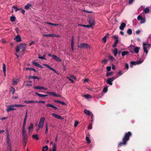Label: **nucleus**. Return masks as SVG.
<instances>
[{"instance_id":"1","label":"nucleus","mask_w":151,"mask_h":151,"mask_svg":"<svg viewBox=\"0 0 151 151\" xmlns=\"http://www.w3.org/2000/svg\"><path fill=\"white\" fill-rule=\"evenodd\" d=\"M132 135V133L130 132L126 133L122 139V141L120 142L118 145V147H120L122 146H125L127 145V142L129 139L130 137Z\"/></svg>"},{"instance_id":"2","label":"nucleus","mask_w":151,"mask_h":151,"mask_svg":"<svg viewBox=\"0 0 151 151\" xmlns=\"http://www.w3.org/2000/svg\"><path fill=\"white\" fill-rule=\"evenodd\" d=\"M27 47V45L26 44L24 43H21L19 45L17 46L16 47V52L18 53L19 51V50H22V51L23 52L22 55L24 54V51L25 50Z\"/></svg>"},{"instance_id":"3","label":"nucleus","mask_w":151,"mask_h":151,"mask_svg":"<svg viewBox=\"0 0 151 151\" xmlns=\"http://www.w3.org/2000/svg\"><path fill=\"white\" fill-rule=\"evenodd\" d=\"M78 47L81 49H87L90 47L88 45L83 43H81L80 44H78Z\"/></svg>"},{"instance_id":"4","label":"nucleus","mask_w":151,"mask_h":151,"mask_svg":"<svg viewBox=\"0 0 151 151\" xmlns=\"http://www.w3.org/2000/svg\"><path fill=\"white\" fill-rule=\"evenodd\" d=\"M143 62L142 60H140L138 61H131L130 66L131 67H133V65H136L141 64Z\"/></svg>"},{"instance_id":"5","label":"nucleus","mask_w":151,"mask_h":151,"mask_svg":"<svg viewBox=\"0 0 151 151\" xmlns=\"http://www.w3.org/2000/svg\"><path fill=\"white\" fill-rule=\"evenodd\" d=\"M118 76H117L116 77H113L111 78H109L106 81V82L110 85H112V81L118 77Z\"/></svg>"},{"instance_id":"6","label":"nucleus","mask_w":151,"mask_h":151,"mask_svg":"<svg viewBox=\"0 0 151 151\" xmlns=\"http://www.w3.org/2000/svg\"><path fill=\"white\" fill-rule=\"evenodd\" d=\"M88 21L89 24L91 25L92 27L95 24V21L92 18H90L88 19Z\"/></svg>"},{"instance_id":"7","label":"nucleus","mask_w":151,"mask_h":151,"mask_svg":"<svg viewBox=\"0 0 151 151\" xmlns=\"http://www.w3.org/2000/svg\"><path fill=\"white\" fill-rule=\"evenodd\" d=\"M14 40L16 41L17 42H19L22 41L21 38L19 35L15 36Z\"/></svg>"},{"instance_id":"8","label":"nucleus","mask_w":151,"mask_h":151,"mask_svg":"<svg viewBox=\"0 0 151 151\" xmlns=\"http://www.w3.org/2000/svg\"><path fill=\"white\" fill-rule=\"evenodd\" d=\"M43 65L46 66L47 68H49L50 70L53 71L55 73L57 74L58 75V73L56 70L54 69L53 68L50 66V65H48V64H43Z\"/></svg>"},{"instance_id":"9","label":"nucleus","mask_w":151,"mask_h":151,"mask_svg":"<svg viewBox=\"0 0 151 151\" xmlns=\"http://www.w3.org/2000/svg\"><path fill=\"white\" fill-rule=\"evenodd\" d=\"M52 115L53 116L58 119H60V120H62L63 119V118L62 117L57 114L54 113H52Z\"/></svg>"},{"instance_id":"10","label":"nucleus","mask_w":151,"mask_h":151,"mask_svg":"<svg viewBox=\"0 0 151 151\" xmlns=\"http://www.w3.org/2000/svg\"><path fill=\"white\" fill-rule=\"evenodd\" d=\"M13 105H12L8 106V108L6 109L7 111L8 112H9L11 110H14L16 109H14V108H12L14 107V106H12Z\"/></svg>"},{"instance_id":"11","label":"nucleus","mask_w":151,"mask_h":151,"mask_svg":"<svg viewBox=\"0 0 151 151\" xmlns=\"http://www.w3.org/2000/svg\"><path fill=\"white\" fill-rule=\"evenodd\" d=\"M148 45V46L150 45V44H147L146 43H143V48L144 52H145L146 53H147L148 52V50L147 48L146 47V45Z\"/></svg>"},{"instance_id":"12","label":"nucleus","mask_w":151,"mask_h":151,"mask_svg":"<svg viewBox=\"0 0 151 151\" xmlns=\"http://www.w3.org/2000/svg\"><path fill=\"white\" fill-rule=\"evenodd\" d=\"M32 64L33 65H35L36 66L40 68H43V67L40 64L38 63H37L35 61H33L32 62Z\"/></svg>"},{"instance_id":"13","label":"nucleus","mask_w":151,"mask_h":151,"mask_svg":"<svg viewBox=\"0 0 151 151\" xmlns=\"http://www.w3.org/2000/svg\"><path fill=\"white\" fill-rule=\"evenodd\" d=\"M52 58L54 60H56L57 62H61L62 60L61 59L55 55H52Z\"/></svg>"},{"instance_id":"14","label":"nucleus","mask_w":151,"mask_h":151,"mask_svg":"<svg viewBox=\"0 0 151 151\" xmlns=\"http://www.w3.org/2000/svg\"><path fill=\"white\" fill-rule=\"evenodd\" d=\"M126 24L124 22H122L120 25V26H119V29L122 30H123L124 28L125 27Z\"/></svg>"},{"instance_id":"15","label":"nucleus","mask_w":151,"mask_h":151,"mask_svg":"<svg viewBox=\"0 0 151 151\" xmlns=\"http://www.w3.org/2000/svg\"><path fill=\"white\" fill-rule=\"evenodd\" d=\"M35 89H37L38 90H42L43 89L44 90H46L47 89V88L44 87L42 86H35L34 87Z\"/></svg>"},{"instance_id":"16","label":"nucleus","mask_w":151,"mask_h":151,"mask_svg":"<svg viewBox=\"0 0 151 151\" xmlns=\"http://www.w3.org/2000/svg\"><path fill=\"white\" fill-rule=\"evenodd\" d=\"M84 111L85 113L88 116L90 115L92 113L89 110H88L86 109H84Z\"/></svg>"},{"instance_id":"17","label":"nucleus","mask_w":151,"mask_h":151,"mask_svg":"<svg viewBox=\"0 0 151 151\" xmlns=\"http://www.w3.org/2000/svg\"><path fill=\"white\" fill-rule=\"evenodd\" d=\"M140 47H134V52L136 53H138L139 52V50L140 49Z\"/></svg>"},{"instance_id":"18","label":"nucleus","mask_w":151,"mask_h":151,"mask_svg":"<svg viewBox=\"0 0 151 151\" xmlns=\"http://www.w3.org/2000/svg\"><path fill=\"white\" fill-rule=\"evenodd\" d=\"M35 94L37 96H39L40 97H46L48 96L47 95H45V94H40L37 92H35Z\"/></svg>"},{"instance_id":"19","label":"nucleus","mask_w":151,"mask_h":151,"mask_svg":"<svg viewBox=\"0 0 151 151\" xmlns=\"http://www.w3.org/2000/svg\"><path fill=\"white\" fill-rule=\"evenodd\" d=\"M29 79H37L38 80H39L40 78L36 76H30L29 77Z\"/></svg>"},{"instance_id":"20","label":"nucleus","mask_w":151,"mask_h":151,"mask_svg":"<svg viewBox=\"0 0 151 151\" xmlns=\"http://www.w3.org/2000/svg\"><path fill=\"white\" fill-rule=\"evenodd\" d=\"M46 106L48 107H50L53 108L55 110H57L58 109V108L56 107L53 106L52 104H48L46 105Z\"/></svg>"},{"instance_id":"21","label":"nucleus","mask_w":151,"mask_h":151,"mask_svg":"<svg viewBox=\"0 0 151 151\" xmlns=\"http://www.w3.org/2000/svg\"><path fill=\"white\" fill-rule=\"evenodd\" d=\"M22 137H27V132L25 129H22Z\"/></svg>"},{"instance_id":"22","label":"nucleus","mask_w":151,"mask_h":151,"mask_svg":"<svg viewBox=\"0 0 151 151\" xmlns=\"http://www.w3.org/2000/svg\"><path fill=\"white\" fill-rule=\"evenodd\" d=\"M54 102H55L60 103V104H62L63 105H66V104L65 103L62 102V101H58V100H55Z\"/></svg>"},{"instance_id":"23","label":"nucleus","mask_w":151,"mask_h":151,"mask_svg":"<svg viewBox=\"0 0 151 151\" xmlns=\"http://www.w3.org/2000/svg\"><path fill=\"white\" fill-rule=\"evenodd\" d=\"M134 46L133 45H131L129 46V48L131 52L134 53Z\"/></svg>"},{"instance_id":"24","label":"nucleus","mask_w":151,"mask_h":151,"mask_svg":"<svg viewBox=\"0 0 151 151\" xmlns=\"http://www.w3.org/2000/svg\"><path fill=\"white\" fill-rule=\"evenodd\" d=\"M32 4H27L25 5L24 6L25 9L26 10H28L30 9V7L31 6Z\"/></svg>"},{"instance_id":"25","label":"nucleus","mask_w":151,"mask_h":151,"mask_svg":"<svg viewBox=\"0 0 151 151\" xmlns=\"http://www.w3.org/2000/svg\"><path fill=\"white\" fill-rule=\"evenodd\" d=\"M28 139V137H22L23 142L27 143Z\"/></svg>"},{"instance_id":"26","label":"nucleus","mask_w":151,"mask_h":151,"mask_svg":"<svg viewBox=\"0 0 151 151\" xmlns=\"http://www.w3.org/2000/svg\"><path fill=\"white\" fill-rule=\"evenodd\" d=\"M3 70L4 74L5 75L6 72V68L5 65L4 63L3 64Z\"/></svg>"},{"instance_id":"27","label":"nucleus","mask_w":151,"mask_h":151,"mask_svg":"<svg viewBox=\"0 0 151 151\" xmlns=\"http://www.w3.org/2000/svg\"><path fill=\"white\" fill-rule=\"evenodd\" d=\"M109 35L108 34L106 35L102 39V40L104 41L105 43H106V37H108Z\"/></svg>"},{"instance_id":"28","label":"nucleus","mask_w":151,"mask_h":151,"mask_svg":"<svg viewBox=\"0 0 151 151\" xmlns=\"http://www.w3.org/2000/svg\"><path fill=\"white\" fill-rule=\"evenodd\" d=\"M33 127V126L32 124H31L29 127L28 129L29 132H32V131Z\"/></svg>"},{"instance_id":"29","label":"nucleus","mask_w":151,"mask_h":151,"mask_svg":"<svg viewBox=\"0 0 151 151\" xmlns=\"http://www.w3.org/2000/svg\"><path fill=\"white\" fill-rule=\"evenodd\" d=\"M44 36H45L46 37H52L53 36V34H44L43 35Z\"/></svg>"},{"instance_id":"30","label":"nucleus","mask_w":151,"mask_h":151,"mask_svg":"<svg viewBox=\"0 0 151 151\" xmlns=\"http://www.w3.org/2000/svg\"><path fill=\"white\" fill-rule=\"evenodd\" d=\"M47 93L50 94L54 96H56V94L54 92H47Z\"/></svg>"},{"instance_id":"31","label":"nucleus","mask_w":151,"mask_h":151,"mask_svg":"<svg viewBox=\"0 0 151 151\" xmlns=\"http://www.w3.org/2000/svg\"><path fill=\"white\" fill-rule=\"evenodd\" d=\"M24 105H21V104H14V105L12 106L14 107H24Z\"/></svg>"},{"instance_id":"32","label":"nucleus","mask_w":151,"mask_h":151,"mask_svg":"<svg viewBox=\"0 0 151 151\" xmlns=\"http://www.w3.org/2000/svg\"><path fill=\"white\" fill-rule=\"evenodd\" d=\"M143 11L145 13H148L150 12V10L148 8H146L144 9Z\"/></svg>"},{"instance_id":"33","label":"nucleus","mask_w":151,"mask_h":151,"mask_svg":"<svg viewBox=\"0 0 151 151\" xmlns=\"http://www.w3.org/2000/svg\"><path fill=\"white\" fill-rule=\"evenodd\" d=\"M45 55L44 54L42 56H40V55H39L38 58L39 59L46 60V58H45Z\"/></svg>"},{"instance_id":"34","label":"nucleus","mask_w":151,"mask_h":151,"mask_svg":"<svg viewBox=\"0 0 151 151\" xmlns=\"http://www.w3.org/2000/svg\"><path fill=\"white\" fill-rule=\"evenodd\" d=\"M127 33L129 35H131L132 34V30L130 29H129L127 31Z\"/></svg>"},{"instance_id":"35","label":"nucleus","mask_w":151,"mask_h":151,"mask_svg":"<svg viewBox=\"0 0 151 151\" xmlns=\"http://www.w3.org/2000/svg\"><path fill=\"white\" fill-rule=\"evenodd\" d=\"M32 137L33 138L35 139L36 140H37L39 139L37 134H34L32 135Z\"/></svg>"},{"instance_id":"36","label":"nucleus","mask_w":151,"mask_h":151,"mask_svg":"<svg viewBox=\"0 0 151 151\" xmlns=\"http://www.w3.org/2000/svg\"><path fill=\"white\" fill-rule=\"evenodd\" d=\"M129 53L127 51H124L122 53V56H124L125 55H127V54H128Z\"/></svg>"},{"instance_id":"37","label":"nucleus","mask_w":151,"mask_h":151,"mask_svg":"<svg viewBox=\"0 0 151 151\" xmlns=\"http://www.w3.org/2000/svg\"><path fill=\"white\" fill-rule=\"evenodd\" d=\"M86 140L88 144L90 143L91 141L89 137H86Z\"/></svg>"},{"instance_id":"38","label":"nucleus","mask_w":151,"mask_h":151,"mask_svg":"<svg viewBox=\"0 0 151 151\" xmlns=\"http://www.w3.org/2000/svg\"><path fill=\"white\" fill-rule=\"evenodd\" d=\"M48 147L47 146H45V147H43V149H42V151H45V150H48Z\"/></svg>"},{"instance_id":"39","label":"nucleus","mask_w":151,"mask_h":151,"mask_svg":"<svg viewBox=\"0 0 151 151\" xmlns=\"http://www.w3.org/2000/svg\"><path fill=\"white\" fill-rule=\"evenodd\" d=\"M15 19H16V18H15V17L12 16V17H10V21L12 22H13L14 21Z\"/></svg>"},{"instance_id":"40","label":"nucleus","mask_w":151,"mask_h":151,"mask_svg":"<svg viewBox=\"0 0 151 151\" xmlns=\"http://www.w3.org/2000/svg\"><path fill=\"white\" fill-rule=\"evenodd\" d=\"M12 8L15 9V12H17L18 10H20V9H18L16 6H13L12 7Z\"/></svg>"},{"instance_id":"41","label":"nucleus","mask_w":151,"mask_h":151,"mask_svg":"<svg viewBox=\"0 0 151 151\" xmlns=\"http://www.w3.org/2000/svg\"><path fill=\"white\" fill-rule=\"evenodd\" d=\"M83 96L85 97L86 98H91V95L88 94L84 95Z\"/></svg>"},{"instance_id":"42","label":"nucleus","mask_w":151,"mask_h":151,"mask_svg":"<svg viewBox=\"0 0 151 151\" xmlns=\"http://www.w3.org/2000/svg\"><path fill=\"white\" fill-rule=\"evenodd\" d=\"M34 101H24V103L27 104H30L31 103H33Z\"/></svg>"},{"instance_id":"43","label":"nucleus","mask_w":151,"mask_h":151,"mask_svg":"<svg viewBox=\"0 0 151 151\" xmlns=\"http://www.w3.org/2000/svg\"><path fill=\"white\" fill-rule=\"evenodd\" d=\"M52 151H56V144L55 143H54L53 146V149Z\"/></svg>"},{"instance_id":"44","label":"nucleus","mask_w":151,"mask_h":151,"mask_svg":"<svg viewBox=\"0 0 151 151\" xmlns=\"http://www.w3.org/2000/svg\"><path fill=\"white\" fill-rule=\"evenodd\" d=\"M12 84L14 85H15L17 84V81L14 79H13Z\"/></svg>"},{"instance_id":"45","label":"nucleus","mask_w":151,"mask_h":151,"mask_svg":"<svg viewBox=\"0 0 151 151\" xmlns=\"http://www.w3.org/2000/svg\"><path fill=\"white\" fill-rule=\"evenodd\" d=\"M113 73L112 72H108L106 73V76L107 77H109L110 75H111V74Z\"/></svg>"},{"instance_id":"46","label":"nucleus","mask_w":151,"mask_h":151,"mask_svg":"<svg viewBox=\"0 0 151 151\" xmlns=\"http://www.w3.org/2000/svg\"><path fill=\"white\" fill-rule=\"evenodd\" d=\"M45 120V118L44 117H42L40 119L39 123H44Z\"/></svg>"},{"instance_id":"47","label":"nucleus","mask_w":151,"mask_h":151,"mask_svg":"<svg viewBox=\"0 0 151 151\" xmlns=\"http://www.w3.org/2000/svg\"><path fill=\"white\" fill-rule=\"evenodd\" d=\"M91 117V121L92 122H93V121L94 119V115L92 113L90 115Z\"/></svg>"},{"instance_id":"48","label":"nucleus","mask_w":151,"mask_h":151,"mask_svg":"<svg viewBox=\"0 0 151 151\" xmlns=\"http://www.w3.org/2000/svg\"><path fill=\"white\" fill-rule=\"evenodd\" d=\"M108 91V88L107 87H105L103 89V92L106 93Z\"/></svg>"},{"instance_id":"49","label":"nucleus","mask_w":151,"mask_h":151,"mask_svg":"<svg viewBox=\"0 0 151 151\" xmlns=\"http://www.w3.org/2000/svg\"><path fill=\"white\" fill-rule=\"evenodd\" d=\"M113 53H118V50L116 48H115L113 52Z\"/></svg>"},{"instance_id":"50","label":"nucleus","mask_w":151,"mask_h":151,"mask_svg":"<svg viewBox=\"0 0 151 151\" xmlns=\"http://www.w3.org/2000/svg\"><path fill=\"white\" fill-rule=\"evenodd\" d=\"M43 126V123H39L38 127L40 128H42Z\"/></svg>"},{"instance_id":"51","label":"nucleus","mask_w":151,"mask_h":151,"mask_svg":"<svg viewBox=\"0 0 151 151\" xmlns=\"http://www.w3.org/2000/svg\"><path fill=\"white\" fill-rule=\"evenodd\" d=\"M112 37L116 40H118V37L117 35H114Z\"/></svg>"},{"instance_id":"52","label":"nucleus","mask_w":151,"mask_h":151,"mask_svg":"<svg viewBox=\"0 0 151 151\" xmlns=\"http://www.w3.org/2000/svg\"><path fill=\"white\" fill-rule=\"evenodd\" d=\"M70 77L75 80H76V77L73 75L71 74L70 75Z\"/></svg>"},{"instance_id":"53","label":"nucleus","mask_w":151,"mask_h":151,"mask_svg":"<svg viewBox=\"0 0 151 151\" xmlns=\"http://www.w3.org/2000/svg\"><path fill=\"white\" fill-rule=\"evenodd\" d=\"M67 78L72 83H74V81L71 78H69L68 77H67Z\"/></svg>"},{"instance_id":"54","label":"nucleus","mask_w":151,"mask_h":151,"mask_svg":"<svg viewBox=\"0 0 151 151\" xmlns=\"http://www.w3.org/2000/svg\"><path fill=\"white\" fill-rule=\"evenodd\" d=\"M142 18V17L140 15H139L137 17V19L139 20H141Z\"/></svg>"},{"instance_id":"55","label":"nucleus","mask_w":151,"mask_h":151,"mask_svg":"<svg viewBox=\"0 0 151 151\" xmlns=\"http://www.w3.org/2000/svg\"><path fill=\"white\" fill-rule=\"evenodd\" d=\"M6 136H7V139H10L9 137V132L8 130L6 131Z\"/></svg>"},{"instance_id":"56","label":"nucleus","mask_w":151,"mask_h":151,"mask_svg":"<svg viewBox=\"0 0 151 151\" xmlns=\"http://www.w3.org/2000/svg\"><path fill=\"white\" fill-rule=\"evenodd\" d=\"M92 127L91 124H89L88 126V129H92Z\"/></svg>"},{"instance_id":"57","label":"nucleus","mask_w":151,"mask_h":151,"mask_svg":"<svg viewBox=\"0 0 151 151\" xmlns=\"http://www.w3.org/2000/svg\"><path fill=\"white\" fill-rule=\"evenodd\" d=\"M111 66H108V67H107L106 69H107V71H110L111 70Z\"/></svg>"},{"instance_id":"58","label":"nucleus","mask_w":151,"mask_h":151,"mask_svg":"<svg viewBox=\"0 0 151 151\" xmlns=\"http://www.w3.org/2000/svg\"><path fill=\"white\" fill-rule=\"evenodd\" d=\"M123 74V72L122 71H120L118 73V75L120 76Z\"/></svg>"},{"instance_id":"59","label":"nucleus","mask_w":151,"mask_h":151,"mask_svg":"<svg viewBox=\"0 0 151 151\" xmlns=\"http://www.w3.org/2000/svg\"><path fill=\"white\" fill-rule=\"evenodd\" d=\"M20 9V10H21V13L23 14H24L25 12V11L22 8Z\"/></svg>"},{"instance_id":"60","label":"nucleus","mask_w":151,"mask_h":151,"mask_svg":"<svg viewBox=\"0 0 151 151\" xmlns=\"http://www.w3.org/2000/svg\"><path fill=\"white\" fill-rule=\"evenodd\" d=\"M27 112L25 116V117L24 119L23 123H26V119H27Z\"/></svg>"},{"instance_id":"61","label":"nucleus","mask_w":151,"mask_h":151,"mask_svg":"<svg viewBox=\"0 0 151 151\" xmlns=\"http://www.w3.org/2000/svg\"><path fill=\"white\" fill-rule=\"evenodd\" d=\"M125 68L126 69H128L129 68L128 64L126 63L125 64Z\"/></svg>"},{"instance_id":"62","label":"nucleus","mask_w":151,"mask_h":151,"mask_svg":"<svg viewBox=\"0 0 151 151\" xmlns=\"http://www.w3.org/2000/svg\"><path fill=\"white\" fill-rule=\"evenodd\" d=\"M109 59L111 60H112L114 59V58L112 56H111V55H109Z\"/></svg>"},{"instance_id":"63","label":"nucleus","mask_w":151,"mask_h":151,"mask_svg":"<svg viewBox=\"0 0 151 151\" xmlns=\"http://www.w3.org/2000/svg\"><path fill=\"white\" fill-rule=\"evenodd\" d=\"M140 20H141V22L142 23H144L145 22V19L144 18H142V19Z\"/></svg>"},{"instance_id":"64","label":"nucleus","mask_w":151,"mask_h":151,"mask_svg":"<svg viewBox=\"0 0 151 151\" xmlns=\"http://www.w3.org/2000/svg\"><path fill=\"white\" fill-rule=\"evenodd\" d=\"M19 29L18 27H17L15 29V31L17 34L19 33Z\"/></svg>"}]
</instances>
